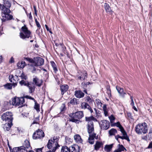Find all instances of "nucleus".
Instances as JSON below:
<instances>
[{"label": "nucleus", "mask_w": 152, "mask_h": 152, "mask_svg": "<svg viewBox=\"0 0 152 152\" xmlns=\"http://www.w3.org/2000/svg\"><path fill=\"white\" fill-rule=\"evenodd\" d=\"M86 121H88L87 129L88 133L89 134L88 139V142L90 144L94 143V139H97L98 137L96 136V134L94 132V129L93 123L92 121H97L96 119L93 116L86 118Z\"/></svg>", "instance_id": "nucleus-1"}, {"label": "nucleus", "mask_w": 152, "mask_h": 152, "mask_svg": "<svg viewBox=\"0 0 152 152\" xmlns=\"http://www.w3.org/2000/svg\"><path fill=\"white\" fill-rule=\"evenodd\" d=\"M135 130L139 134H145L148 131L147 124L145 123L138 124L136 126Z\"/></svg>", "instance_id": "nucleus-2"}, {"label": "nucleus", "mask_w": 152, "mask_h": 152, "mask_svg": "<svg viewBox=\"0 0 152 152\" xmlns=\"http://www.w3.org/2000/svg\"><path fill=\"white\" fill-rule=\"evenodd\" d=\"M71 117L70 121L74 122H76L79 119L83 116V113L82 111H78L74 113H71L69 115Z\"/></svg>", "instance_id": "nucleus-3"}, {"label": "nucleus", "mask_w": 152, "mask_h": 152, "mask_svg": "<svg viewBox=\"0 0 152 152\" xmlns=\"http://www.w3.org/2000/svg\"><path fill=\"white\" fill-rule=\"evenodd\" d=\"M58 138L57 136H54L52 138L49 140L48 143L47 145L48 148L49 149H50L52 147H56L57 148L59 147L58 145Z\"/></svg>", "instance_id": "nucleus-4"}, {"label": "nucleus", "mask_w": 152, "mask_h": 152, "mask_svg": "<svg viewBox=\"0 0 152 152\" xmlns=\"http://www.w3.org/2000/svg\"><path fill=\"white\" fill-rule=\"evenodd\" d=\"M21 29L23 33L20 32V38L23 39L28 38L30 36L31 32L28 30L27 28L24 26L22 27Z\"/></svg>", "instance_id": "nucleus-5"}, {"label": "nucleus", "mask_w": 152, "mask_h": 152, "mask_svg": "<svg viewBox=\"0 0 152 152\" xmlns=\"http://www.w3.org/2000/svg\"><path fill=\"white\" fill-rule=\"evenodd\" d=\"M24 102V99L23 97L19 98L15 97L12 98V105L15 106L22 105Z\"/></svg>", "instance_id": "nucleus-6"}, {"label": "nucleus", "mask_w": 152, "mask_h": 152, "mask_svg": "<svg viewBox=\"0 0 152 152\" xmlns=\"http://www.w3.org/2000/svg\"><path fill=\"white\" fill-rule=\"evenodd\" d=\"M12 114L11 112H7L3 114L1 116L3 121H5L8 122H12L13 119Z\"/></svg>", "instance_id": "nucleus-7"}, {"label": "nucleus", "mask_w": 152, "mask_h": 152, "mask_svg": "<svg viewBox=\"0 0 152 152\" xmlns=\"http://www.w3.org/2000/svg\"><path fill=\"white\" fill-rule=\"evenodd\" d=\"M44 136V132L41 130L38 129L34 132L33 135L34 139H36L38 138H42Z\"/></svg>", "instance_id": "nucleus-8"}, {"label": "nucleus", "mask_w": 152, "mask_h": 152, "mask_svg": "<svg viewBox=\"0 0 152 152\" xmlns=\"http://www.w3.org/2000/svg\"><path fill=\"white\" fill-rule=\"evenodd\" d=\"M87 75V74L85 71L81 72L80 71H79L77 72L76 76L77 79L83 80L85 79Z\"/></svg>", "instance_id": "nucleus-9"}, {"label": "nucleus", "mask_w": 152, "mask_h": 152, "mask_svg": "<svg viewBox=\"0 0 152 152\" xmlns=\"http://www.w3.org/2000/svg\"><path fill=\"white\" fill-rule=\"evenodd\" d=\"M100 125L101 128L103 129L106 130L109 128L110 126L109 121L105 120L101 121Z\"/></svg>", "instance_id": "nucleus-10"}, {"label": "nucleus", "mask_w": 152, "mask_h": 152, "mask_svg": "<svg viewBox=\"0 0 152 152\" xmlns=\"http://www.w3.org/2000/svg\"><path fill=\"white\" fill-rule=\"evenodd\" d=\"M44 62V60L43 58L38 57L36 58L35 60V66H40L42 65Z\"/></svg>", "instance_id": "nucleus-11"}, {"label": "nucleus", "mask_w": 152, "mask_h": 152, "mask_svg": "<svg viewBox=\"0 0 152 152\" xmlns=\"http://www.w3.org/2000/svg\"><path fill=\"white\" fill-rule=\"evenodd\" d=\"M2 18L1 19L3 21L7 20H11L12 19V16L9 13L2 14Z\"/></svg>", "instance_id": "nucleus-12"}, {"label": "nucleus", "mask_w": 152, "mask_h": 152, "mask_svg": "<svg viewBox=\"0 0 152 152\" xmlns=\"http://www.w3.org/2000/svg\"><path fill=\"white\" fill-rule=\"evenodd\" d=\"M121 132L123 134V136H121L118 135V137L122 140L125 139L128 141H130V140L128 136H127V134L125 131L124 130L121 131Z\"/></svg>", "instance_id": "nucleus-13"}, {"label": "nucleus", "mask_w": 152, "mask_h": 152, "mask_svg": "<svg viewBox=\"0 0 152 152\" xmlns=\"http://www.w3.org/2000/svg\"><path fill=\"white\" fill-rule=\"evenodd\" d=\"M27 141L28 143V144L27 145L26 147L23 146L19 147V152H28V149L30 148V145L28 141Z\"/></svg>", "instance_id": "nucleus-14"}, {"label": "nucleus", "mask_w": 152, "mask_h": 152, "mask_svg": "<svg viewBox=\"0 0 152 152\" xmlns=\"http://www.w3.org/2000/svg\"><path fill=\"white\" fill-rule=\"evenodd\" d=\"M33 81L35 84L39 87L40 86L42 83V80L38 79L37 77L34 78Z\"/></svg>", "instance_id": "nucleus-15"}, {"label": "nucleus", "mask_w": 152, "mask_h": 152, "mask_svg": "<svg viewBox=\"0 0 152 152\" xmlns=\"http://www.w3.org/2000/svg\"><path fill=\"white\" fill-rule=\"evenodd\" d=\"M27 86L29 88V92L30 93H32L34 91L35 89V86L34 84L33 83H28Z\"/></svg>", "instance_id": "nucleus-16"}, {"label": "nucleus", "mask_w": 152, "mask_h": 152, "mask_svg": "<svg viewBox=\"0 0 152 152\" xmlns=\"http://www.w3.org/2000/svg\"><path fill=\"white\" fill-rule=\"evenodd\" d=\"M75 95L77 98H80L84 96V94L81 91H76L75 92Z\"/></svg>", "instance_id": "nucleus-17"}, {"label": "nucleus", "mask_w": 152, "mask_h": 152, "mask_svg": "<svg viewBox=\"0 0 152 152\" xmlns=\"http://www.w3.org/2000/svg\"><path fill=\"white\" fill-rule=\"evenodd\" d=\"M12 122H9L6 123L4 126L3 128L4 130L6 131H9L11 127Z\"/></svg>", "instance_id": "nucleus-18"}, {"label": "nucleus", "mask_w": 152, "mask_h": 152, "mask_svg": "<svg viewBox=\"0 0 152 152\" xmlns=\"http://www.w3.org/2000/svg\"><path fill=\"white\" fill-rule=\"evenodd\" d=\"M71 152H79L80 148L77 145H74L71 147Z\"/></svg>", "instance_id": "nucleus-19"}, {"label": "nucleus", "mask_w": 152, "mask_h": 152, "mask_svg": "<svg viewBox=\"0 0 152 152\" xmlns=\"http://www.w3.org/2000/svg\"><path fill=\"white\" fill-rule=\"evenodd\" d=\"M74 140L77 142L80 143L82 142V140L79 134H76L74 136Z\"/></svg>", "instance_id": "nucleus-20"}, {"label": "nucleus", "mask_w": 152, "mask_h": 152, "mask_svg": "<svg viewBox=\"0 0 152 152\" xmlns=\"http://www.w3.org/2000/svg\"><path fill=\"white\" fill-rule=\"evenodd\" d=\"M61 94H63L68 90V86L67 85H62L60 87Z\"/></svg>", "instance_id": "nucleus-21"}, {"label": "nucleus", "mask_w": 152, "mask_h": 152, "mask_svg": "<svg viewBox=\"0 0 152 152\" xmlns=\"http://www.w3.org/2000/svg\"><path fill=\"white\" fill-rule=\"evenodd\" d=\"M9 8L2 6L1 9L2 10V14L9 13H10V10Z\"/></svg>", "instance_id": "nucleus-22"}, {"label": "nucleus", "mask_w": 152, "mask_h": 152, "mask_svg": "<svg viewBox=\"0 0 152 152\" xmlns=\"http://www.w3.org/2000/svg\"><path fill=\"white\" fill-rule=\"evenodd\" d=\"M104 7L106 12H112L109 5L107 3H105L104 4Z\"/></svg>", "instance_id": "nucleus-23"}, {"label": "nucleus", "mask_w": 152, "mask_h": 152, "mask_svg": "<svg viewBox=\"0 0 152 152\" xmlns=\"http://www.w3.org/2000/svg\"><path fill=\"white\" fill-rule=\"evenodd\" d=\"M3 6L10 8L11 6V3L8 0H3Z\"/></svg>", "instance_id": "nucleus-24"}, {"label": "nucleus", "mask_w": 152, "mask_h": 152, "mask_svg": "<svg viewBox=\"0 0 152 152\" xmlns=\"http://www.w3.org/2000/svg\"><path fill=\"white\" fill-rule=\"evenodd\" d=\"M112 147L113 144L106 145L104 148V149L106 151L109 152L111 151Z\"/></svg>", "instance_id": "nucleus-25"}, {"label": "nucleus", "mask_w": 152, "mask_h": 152, "mask_svg": "<svg viewBox=\"0 0 152 152\" xmlns=\"http://www.w3.org/2000/svg\"><path fill=\"white\" fill-rule=\"evenodd\" d=\"M61 152H70V149L66 146H63L61 149Z\"/></svg>", "instance_id": "nucleus-26"}, {"label": "nucleus", "mask_w": 152, "mask_h": 152, "mask_svg": "<svg viewBox=\"0 0 152 152\" xmlns=\"http://www.w3.org/2000/svg\"><path fill=\"white\" fill-rule=\"evenodd\" d=\"M14 76L12 75H10L9 77V78L10 81L11 82L13 83L15 86H16L17 84H16L15 83V82L16 81L14 78Z\"/></svg>", "instance_id": "nucleus-27"}, {"label": "nucleus", "mask_w": 152, "mask_h": 152, "mask_svg": "<svg viewBox=\"0 0 152 152\" xmlns=\"http://www.w3.org/2000/svg\"><path fill=\"white\" fill-rule=\"evenodd\" d=\"M102 145V142H96L94 145V149L96 150H98Z\"/></svg>", "instance_id": "nucleus-28"}, {"label": "nucleus", "mask_w": 152, "mask_h": 152, "mask_svg": "<svg viewBox=\"0 0 152 152\" xmlns=\"http://www.w3.org/2000/svg\"><path fill=\"white\" fill-rule=\"evenodd\" d=\"M130 99H131V102L130 103V105L132 106L133 108L136 111H137V108L134 106V102L133 101V97L132 96H130Z\"/></svg>", "instance_id": "nucleus-29"}, {"label": "nucleus", "mask_w": 152, "mask_h": 152, "mask_svg": "<svg viewBox=\"0 0 152 152\" xmlns=\"http://www.w3.org/2000/svg\"><path fill=\"white\" fill-rule=\"evenodd\" d=\"M89 107V105L87 103L83 102L81 104V107L82 109H85Z\"/></svg>", "instance_id": "nucleus-30"}, {"label": "nucleus", "mask_w": 152, "mask_h": 152, "mask_svg": "<svg viewBox=\"0 0 152 152\" xmlns=\"http://www.w3.org/2000/svg\"><path fill=\"white\" fill-rule=\"evenodd\" d=\"M117 132V130L114 129H112L109 131V134L110 136L115 135Z\"/></svg>", "instance_id": "nucleus-31"}, {"label": "nucleus", "mask_w": 152, "mask_h": 152, "mask_svg": "<svg viewBox=\"0 0 152 152\" xmlns=\"http://www.w3.org/2000/svg\"><path fill=\"white\" fill-rule=\"evenodd\" d=\"M25 64L24 61H22L20 63H19L18 64V66L19 68H23L26 65Z\"/></svg>", "instance_id": "nucleus-32"}, {"label": "nucleus", "mask_w": 152, "mask_h": 152, "mask_svg": "<svg viewBox=\"0 0 152 152\" xmlns=\"http://www.w3.org/2000/svg\"><path fill=\"white\" fill-rule=\"evenodd\" d=\"M82 85L83 87V92L86 94H88L87 93V91L86 89V88L87 87L88 84H86L85 83H82Z\"/></svg>", "instance_id": "nucleus-33"}, {"label": "nucleus", "mask_w": 152, "mask_h": 152, "mask_svg": "<svg viewBox=\"0 0 152 152\" xmlns=\"http://www.w3.org/2000/svg\"><path fill=\"white\" fill-rule=\"evenodd\" d=\"M50 63L54 71L56 73L57 71L58 70L55 64L53 61H51Z\"/></svg>", "instance_id": "nucleus-34"}, {"label": "nucleus", "mask_w": 152, "mask_h": 152, "mask_svg": "<svg viewBox=\"0 0 152 152\" xmlns=\"http://www.w3.org/2000/svg\"><path fill=\"white\" fill-rule=\"evenodd\" d=\"M103 110L104 111V114L105 116H107V108L106 105L105 104L104 105V106L103 107Z\"/></svg>", "instance_id": "nucleus-35"}, {"label": "nucleus", "mask_w": 152, "mask_h": 152, "mask_svg": "<svg viewBox=\"0 0 152 152\" xmlns=\"http://www.w3.org/2000/svg\"><path fill=\"white\" fill-rule=\"evenodd\" d=\"M116 126L117 127H118L120 129V130L121 131H123L124 130L123 128V127L121 125L120 123L119 122H117L116 124Z\"/></svg>", "instance_id": "nucleus-36"}, {"label": "nucleus", "mask_w": 152, "mask_h": 152, "mask_svg": "<svg viewBox=\"0 0 152 152\" xmlns=\"http://www.w3.org/2000/svg\"><path fill=\"white\" fill-rule=\"evenodd\" d=\"M19 83L21 86L24 85V86H27L28 84V83H29L28 82H26L24 81V80H22L21 81H20V82Z\"/></svg>", "instance_id": "nucleus-37"}, {"label": "nucleus", "mask_w": 152, "mask_h": 152, "mask_svg": "<svg viewBox=\"0 0 152 152\" xmlns=\"http://www.w3.org/2000/svg\"><path fill=\"white\" fill-rule=\"evenodd\" d=\"M4 87L7 89H10L12 88V85L11 84H7L4 86Z\"/></svg>", "instance_id": "nucleus-38"}, {"label": "nucleus", "mask_w": 152, "mask_h": 152, "mask_svg": "<svg viewBox=\"0 0 152 152\" xmlns=\"http://www.w3.org/2000/svg\"><path fill=\"white\" fill-rule=\"evenodd\" d=\"M116 89L119 94L121 93L122 91H123V89L118 86H116Z\"/></svg>", "instance_id": "nucleus-39"}, {"label": "nucleus", "mask_w": 152, "mask_h": 152, "mask_svg": "<svg viewBox=\"0 0 152 152\" xmlns=\"http://www.w3.org/2000/svg\"><path fill=\"white\" fill-rule=\"evenodd\" d=\"M118 149L121 151H124V149L126 150L125 148L122 145L118 144Z\"/></svg>", "instance_id": "nucleus-40"}, {"label": "nucleus", "mask_w": 152, "mask_h": 152, "mask_svg": "<svg viewBox=\"0 0 152 152\" xmlns=\"http://www.w3.org/2000/svg\"><path fill=\"white\" fill-rule=\"evenodd\" d=\"M66 109L65 106V104H63L60 107L61 112H62L64 111Z\"/></svg>", "instance_id": "nucleus-41"}, {"label": "nucleus", "mask_w": 152, "mask_h": 152, "mask_svg": "<svg viewBox=\"0 0 152 152\" xmlns=\"http://www.w3.org/2000/svg\"><path fill=\"white\" fill-rule=\"evenodd\" d=\"M25 59L26 61L31 63H33L34 61V60L31 58H25Z\"/></svg>", "instance_id": "nucleus-42"}, {"label": "nucleus", "mask_w": 152, "mask_h": 152, "mask_svg": "<svg viewBox=\"0 0 152 152\" xmlns=\"http://www.w3.org/2000/svg\"><path fill=\"white\" fill-rule=\"evenodd\" d=\"M19 147L14 148L12 150V152H19Z\"/></svg>", "instance_id": "nucleus-43"}, {"label": "nucleus", "mask_w": 152, "mask_h": 152, "mask_svg": "<svg viewBox=\"0 0 152 152\" xmlns=\"http://www.w3.org/2000/svg\"><path fill=\"white\" fill-rule=\"evenodd\" d=\"M76 99L73 98L71 100L70 103L72 104H74L76 102Z\"/></svg>", "instance_id": "nucleus-44"}, {"label": "nucleus", "mask_w": 152, "mask_h": 152, "mask_svg": "<svg viewBox=\"0 0 152 152\" xmlns=\"http://www.w3.org/2000/svg\"><path fill=\"white\" fill-rule=\"evenodd\" d=\"M96 104L98 106V107H102V103L100 101H96Z\"/></svg>", "instance_id": "nucleus-45"}, {"label": "nucleus", "mask_w": 152, "mask_h": 152, "mask_svg": "<svg viewBox=\"0 0 152 152\" xmlns=\"http://www.w3.org/2000/svg\"><path fill=\"white\" fill-rule=\"evenodd\" d=\"M57 149L56 147H53L52 151L49 150L48 151H47L46 152H55Z\"/></svg>", "instance_id": "nucleus-46"}, {"label": "nucleus", "mask_w": 152, "mask_h": 152, "mask_svg": "<svg viewBox=\"0 0 152 152\" xmlns=\"http://www.w3.org/2000/svg\"><path fill=\"white\" fill-rule=\"evenodd\" d=\"M120 96L123 97H124L125 95L126 94V93L125 92L122 91L120 94H119Z\"/></svg>", "instance_id": "nucleus-47"}, {"label": "nucleus", "mask_w": 152, "mask_h": 152, "mask_svg": "<svg viewBox=\"0 0 152 152\" xmlns=\"http://www.w3.org/2000/svg\"><path fill=\"white\" fill-rule=\"evenodd\" d=\"M87 109H88L90 111L91 113H92L93 112V110H92L91 107L89 105V107H88V108Z\"/></svg>", "instance_id": "nucleus-48"}, {"label": "nucleus", "mask_w": 152, "mask_h": 152, "mask_svg": "<svg viewBox=\"0 0 152 152\" xmlns=\"http://www.w3.org/2000/svg\"><path fill=\"white\" fill-rule=\"evenodd\" d=\"M14 62V59L12 57L10 59V60L9 61V62L10 63H12Z\"/></svg>", "instance_id": "nucleus-49"}, {"label": "nucleus", "mask_w": 152, "mask_h": 152, "mask_svg": "<svg viewBox=\"0 0 152 152\" xmlns=\"http://www.w3.org/2000/svg\"><path fill=\"white\" fill-rule=\"evenodd\" d=\"M86 100L87 102H90L91 101V99L89 96H88L86 98Z\"/></svg>", "instance_id": "nucleus-50"}, {"label": "nucleus", "mask_w": 152, "mask_h": 152, "mask_svg": "<svg viewBox=\"0 0 152 152\" xmlns=\"http://www.w3.org/2000/svg\"><path fill=\"white\" fill-rule=\"evenodd\" d=\"M109 118L111 121H113L115 119L114 117L112 115L109 117Z\"/></svg>", "instance_id": "nucleus-51"}, {"label": "nucleus", "mask_w": 152, "mask_h": 152, "mask_svg": "<svg viewBox=\"0 0 152 152\" xmlns=\"http://www.w3.org/2000/svg\"><path fill=\"white\" fill-rule=\"evenodd\" d=\"M148 148H152V141L149 144Z\"/></svg>", "instance_id": "nucleus-52"}, {"label": "nucleus", "mask_w": 152, "mask_h": 152, "mask_svg": "<svg viewBox=\"0 0 152 152\" xmlns=\"http://www.w3.org/2000/svg\"><path fill=\"white\" fill-rule=\"evenodd\" d=\"M33 8L34 10V12H35V14L37 15V10H36V7L35 6H34Z\"/></svg>", "instance_id": "nucleus-53"}, {"label": "nucleus", "mask_w": 152, "mask_h": 152, "mask_svg": "<svg viewBox=\"0 0 152 152\" xmlns=\"http://www.w3.org/2000/svg\"><path fill=\"white\" fill-rule=\"evenodd\" d=\"M36 25L39 28H40L41 27V26L40 25L39 23L38 22H37V23H36Z\"/></svg>", "instance_id": "nucleus-54"}, {"label": "nucleus", "mask_w": 152, "mask_h": 152, "mask_svg": "<svg viewBox=\"0 0 152 152\" xmlns=\"http://www.w3.org/2000/svg\"><path fill=\"white\" fill-rule=\"evenodd\" d=\"M28 16L30 19H32V16L31 15V13H30L29 14H28Z\"/></svg>", "instance_id": "nucleus-55"}, {"label": "nucleus", "mask_w": 152, "mask_h": 152, "mask_svg": "<svg viewBox=\"0 0 152 152\" xmlns=\"http://www.w3.org/2000/svg\"><path fill=\"white\" fill-rule=\"evenodd\" d=\"M45 28H46L47 30L48 31H49V30L50 29H49V28L48 27V26L46 25H45Z\"/></svg>", "instance_id": "nucleus-56"}, {"label": "nucleus", "mask_w": 152, "mask_h": 152, "mask_svg": "<svg viewBox=\"0 0 152 152\" xmlns=\"http://www.w3.org/2000/svg\"><path fill=\"white\" fill-rule=\"evenodd\" d=\"M114 152H121V151L118 148L117 150H115Z\"/></svg>", "instance_id": "nucleus-57"}, {"label": "nucleus", "mask_w": 152, "mask_h": 152, "mask_svg": "<svg viewBox=\"0 0 152 152\" xmlns=\"http://www.w3.org/2000/svg\"><path fill=\"white\" fill-rule=\"evenodd\" d=\"M26 97H28V98L30 99H32L33 100H34V98H33L31 96L29 97L28 96H27Z\"/></svg>", "instance_id": "nucleus-58"}, {"label": "nucleus", "mask_w": 152, "mask_h": 152, "mask_svg": "<svg viewBox=\"0 0 152 152\" xmlns=\"http://www.w3.org/2000/svg\"><path fill=\"white\" fill-rule=\"evenodd\" d=\"M115 139L117 140V141L118 140V138H119L118 137V135H117V136H115Z\"/></svg>", "instance_id": "nucleus-59"}, {"label": "nucleus", "mask_w": 152, "mask_h": 152, "mask_svg": "<svg viewBox=\"0 0 152 152\" xmlns=\"http://www.w3.org/2000/svg\"><path fill=\"white\" fill-rule=\"evenodd\" d=\"M35 108L37 110L39 109V107L38 106H36L35 107Z\"/></svg>", "instance_id": "nucleus-60"}, {"label": "nucleus", "mask_w": 152, "mask_h": 152, "mask_svg": "<svg viewBox=\"0 0 152 152\" xmlns=\"http://www.w3.org/2000/svg\"><path fill=\"white\" fill-rule=\"evenodd\" d=\"M149 133L150 134H152V128L150 130Z\"/></svg>", "instance_id": "nucleus-61"}, {"label": "nucleus", "mask_w": 152, "mask_h": 152, "mask_svg": "<svg viewBox=\"0 0 152 152\" xmlns=\"http://www.w3.org/2000/svg\"><path fill=\"white\" fill-rule=\"evenodd\" d=\"M0 57V63L2 61V57L1 56Z\"/></svg>", "instance_id": "nucleus-62"}, {"label": "nucleus", "mask_w": 152, "mask_h": 152, "mask_svg": "<svg viewBox=\"0 0 152 152\" xmlns=\"http://www.w3.org/2000/svg\"><path fill=\"white\" fill-rule=\"evenodd\" d=\"M49 31L50 33L51 34H52V31H51V30H50V29L49 31Z\"/></svg>", "instance_id": "nucleus-63"}, {"label": "nucleus", "mask_w": 152, "mask_h": 152, "mask_svg": "<svg viewBox=\"0 0 152 152\" xmlns=\"http://www.w3.org/2000/svg\"><path fill=\"white\" fill-rule=\"evenodd\" d=\"M35 21L36 23H37V22H38L37 21V19H35Z\"/></svg>", "instance_id": "nucleus-64"}]
</instances>
